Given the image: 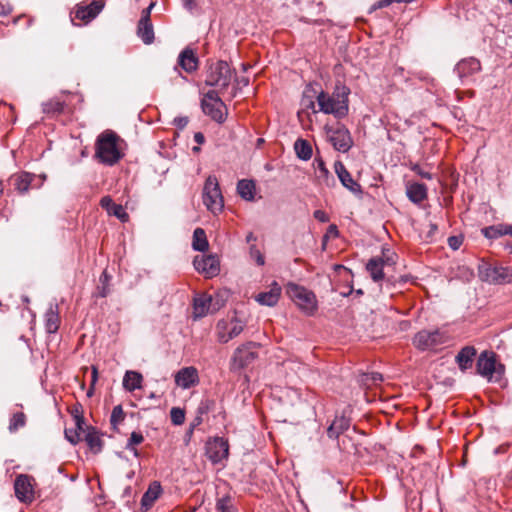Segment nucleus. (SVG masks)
<instances>
[{
	"mask_svg": "<svg viewBox=\"0 0 512 512\" xmlns=\"http://www.w3.org/2000/svg\"><path fill=\"white\" fill-rule=\"evenodd\" d=\"M350 89L345 85H337L332 94L321 91L317 96L319 111L331 114L335 118H343L349 111Z\"/></svg>",
	"mask_w": 512,
	"mask_h": 512,
	"instance_id": "f257e3e1",
	"label": "nucleus"
},
{
	"mask_svg": "<svg viewBox=\"0 0 512 512\" xmlns=\"http://www.w3.org/2000/svg\"><path fill=\"white\" fill-rule=\"evenodd\" d=\"M120 137L111 130L101 133L96 141L95 157L103 164L112 166L122 157Z\"/></svg>",
	"mask_w": 512,
	"mask_h": 512,
	"instance_id": "f03ea898",
	"label": "nucleus"
},
{
	"mask_svg": "<svg viewBox=\"0 0 512 512\" xmlns=\"http://www.w3.org/2000/svg\"><path fill=\"white\" fill-rule=\"evenodd\" d=\"M245 326V321L240 319L236 314L218 320L215 326L217 341L221 344L228 343L230 340L239 336Z\"/></svg>",
	"mask_w": 512,
	"mask_h": 512,
	"instance_id": "7ed1b4c3",
	"label": "nucleus"
},
{
	"mask_svg": "<svg viewBox=\"0 0 512 512\" xmlns=\"http://www.w3.org/2000/svg\"><path fill=\"white\" fill-rule=\"evenodd\" d=\"M203 203L214 215L222 212L224 208V199L220 190L218 180L210 175L205 181L202 193Z\"/></svg>",
	"mask_w": 512,
	"mask_h": 512,
	"instance_id": "20e7f679",
	"label": "nucleus"
},
{
	"mask_svg": "<svg viewBox=\"0 0 512 512\" xmlns=\"http://www.w3.org/2000/svg\"><path fill=\"white\" fill-rule=\"evenodd\" d=\"M287 293L295 304L307 314H313L317 309V300L315 294L297 284L290 283L287 287Z\"/></svg>",
	"mask_w": 512,
	"mask_h": 512,
	"instance_id": "39448f33",
	"label": "nucleus"
},
{
	"mask_svg": "<svg viewBox=\"0 0 512 512\" xmlns=\"http://www.w3.org/2000/svg\"><path fill=\"white\" fill-rule=\"evenodd\" d=\"M233 73L225 61H218L209 67L205 83L220 90L226 89L231 82Z\"/></svg>",
	"mask_w": 512,
	"mask_h": 512,
	"instance_id": "423d86ee",
	"label": "nucleus"
},
{
	"mask_svg": "<svg viewBox=\"0 0 512 512\" xmlns=\"http://www.w3.org/2000/svg\"><path fill=\"white\" fill-rule=\"evenodd\" d=\"M203 112L214 121L222 123L226 119L227 109L215 90H209L201 101Z\"/></svg>",
	"mask_w": 512,
	"mask_h": 512,
	"instance_id": "0eeeda50",
	"label": "nucleus"
},
{
	"mask_svg": "<svg viewBox=\"0 0 512 512\" xmlns=\"http://www.w3.org/2000/svg\"><path fill=\"white\" fill-rule=\"evenodd\" d=\"M476 369L478 374L489 381H499L504 373L503 365H497L494 354L487 351L482 352L478 357Z\"/></svg>",
	"mask_w": 512,
	"mask_h": 512,
	"instance_id": "6e6552de",
	"label": "nucleus"
},
{
	"mask_svg": "<svg viewBox=\"0 0 512 512\" xmlns=\"http://www.w3.org/2000/svg\"><path fill=\"white\" fill-rule=\"evenodd\" d=\"M479 276L490 283L508 284L512 283V268L483 263L479 266Z\"/></svg>",
	"mask_w": 512,
	"mask_h": 512,
	"instance_id": "1a4fd4ad",
	"label": "nucleus"
},
{
	"mask_svg": "<svg viewBox=\"0 0 512 512\" xmlns=\"http://www.w3.org/2000/svg\"><path fill=\"white\" fill-rule=\"evenodd\" d=\"M257 348L258 345L254 342H248L237 347L231 359V367L242 369L253 363L258 356Z\"/></svg>",
	"mask_w": 512,
	"mask_h": 512,
	"instance_id": "9d476101",
	"label": "nucleus"
},
{
	"mask_svg": "<svg viewBox=\"0 0 512 512\" xmlns=\"http://www.w3.org/2000/svg\"><path fill=\"white\" fill-rule=\"evenodd\" d=\"M35 480L32 476L20 474L14 482V490L17 499L23 503H31L35 498Z\"/></svg>",
	"mask_w": 512,
	"mask_h": 512,
	"instance_id": "9b49d317",
	"label": "nucleus"
},
{
	"mask_svg": "<svg viewBox=\"0 0 512 512\" xmlns=\"http://www.w3.org/2000/svg\"><path fill=\"white\" fill-rule=\"evenodd\" d=\"M444 342L445 336L439 330H422L413 339L415 347L422 351L433 349Z\"/></svg>",
	"mask_w": 512,
	"mask_h": 512,
	"instance_id": "f8f14e48",
	"label": "nucleus"
},
{
	"mask_svg": "<svg viewBox=\"0 0 512 512\" xmlns=\"http://www.w3.org/2000/svg\"><path fill=\"white\" fill-rule=\"evenodd\" d=\"M195 269L207 278H212L220 272V262L216 255H198L193 261Z\"/></svg>",
	"mask_w": 512,
	"mask_h": 512,
	"instance_id": "ddd939ff",
	"label": "nucleus"
},
{
	"mask_svg": "<svg viewBox=\"0 0 512 512\" xmlns=\"http://www.w3.org/2000/svg\"><path fill=\"white\" fill-rule=\"evenodd\" d=\"M229 445L223 438H213L206 443V456L213 463H220L228 457Z\"/></svg>",
	"mask_w": 512,
	"mask_h": 512,
	"instance_id": "4468645a",
	"label": "nucleus"
},
{
	"mask_svg": "<svg viewBox=\"0 0 512 512\" xmlns=\"http://www.w3.org/2000/svg\"><path fill=\"white\" fill-rule=\"evenodd\" d=\"M328 139L333 147L339 152H347L353 144L350 132L344 127L327 129Z\"/></svg>",
	"mask_w": 512,
	"mask_h": 512,
	"instance_id": "2eb2a0df",
	"label": "nucleus"
},
{
	"mask_svg": "<svg viewBox=\"0 0 512 512\" xmlns=\"http://www.w3.org/2000/svg\"><path fill=\"white\" fill-rule=\"evenodd\" d=\"M154 5V3H150V5L143 10L138 23L137 35L145 44H151L154 41V30L150 20V13Z\"/></svg>",
	"mask_w": 512,
	"mask_h": 512,
	"instance_id": "dca6fc26",
	"label": "nucleus"
},
{
	"mask_svg": "<svg viewBox=\"0 0 512 512\" xmlns=\"http://www.w3.org/2000/svg\"><path fill=\"white\" fill-rule=\"evenodd\" d=\"M335 173L337 174L341 184L355 195L362 193L361 185L357 183L351 176L350 172L345 168L344 164L336 161L334 164Z\"/></svg>",
	"mask_w": 512,
	"mask_h": 512,
	"instance_id": "f3484780",
	"label": "nucleus"
},
{
	"mask_svg": "<svg viewBox=\"0 0 512 512\" xmlns=\"http://www.w3.org/2000/svg\"><path fill=\"white\" fill-rule=\"evenodd\" d=\"M198 382V371L193 366L184 367L175 374V383L182 389H189L197 385Z\"/></svg>",
	"mask_w": 512,
	"mask_h": 512,
	"instance_id": "a211bd4d",
	"label": "nucleus"
},
{
	"mask_svg": "<svg viewBox=\"0 0 512 512\" xmlns=\"http://www.w3.org/2000/svg\"><path fill=\"white\" fill-rule=\"evenodd\" d=\"M103 4L94 1L86 6H78L75 10V19L81 20L83 23H88L93 20L102 10Z\"/></svg>",
	"mask_w": 512,
	"mask_h": 512,
	"instance_id": "6ab92c4d",
	"label": "nucleus"
},
{
	"mask_svg": "<svg viewBox=\"0 0 512 512\" xmlns=\"http://www.w3.org/2000/svg\"><path fill=\"white\" fill-rule=\"evenodd\" d=\"M481 69L480 62L475 58H467L459 61L455 67V72L459 78L464 79L479 72Z\"/></svg>",
	"mask_w": 512,
	"mask_h": 512,
	"instance_id": "aec40b11",
	"label": "nucleus"
},
{
	"mask_svg": "<svg viewBox=\"0 0 512 512\" xmlns=\"http://www.w3.org/2000/svg\"><path fill=\"white\" fill-rule=\"evenodd\" d=\"M281 295V287L274 282L269 291L261 292L256 297L255 300L265 306L273 307L275 306L280 298Z\"/></svg>",
	"mask_w": 512,
	"mask_h": 512,
	"instance_id": "412c9836",
	"label": "nucleus"
},
{
	"mask_svg": "<svg viewBox=\"0 0 512 512\" xmlns=\"http://www.w3.org/2000/svg\"><path fill=\"white\" fill-rule=\"evenodd\" d=\"M212 297L208 294H199L193 301V315L194 318H202L206 316L211 309Z\"/></svg>",
	"mask_w": 512,
	"mask_h": 512,
	"instance_id": "4be33fe9",
	"label": "nucleus"
},
{
	"mask_svg": "<svg viewBox=\"0 0 512 512\" xmlns=\"http://www.w3.org/2000/svg\"><path fill=\"white\" fill-rule=\"evenodd\" d=\"M162 493V487L159 482H152L147 491L144 493L141 499V509L143 511H148L155 501L160 497Z\"/></svg>",
	"mask_w": 512,
	"mask_h": 512,
	"instance_id": "5701e85b",
	"label": "nucleus"
},
{
	"mask_svg": "<svg viewBox=\"0 0 512 512\" xmlns=\"http://www.w3.org/2000/svg\"><path fill=\"white\" fill-rule=\"evenodd\" d=\"M178 64L187 73H192L198 68V57L191 48H185L178 57Z\"/></svg>",
	"mask_w": 512,
	"mask_h": 512,
	"instance_id": "b1692460",
	"label": "nucleus"
},
{
	"mask_svg": "<svg viewBox=\"0 0 512 512\" xmlns=\"http://www.w3.org/2000/svg\"><path fill=\"white\" fill-rule=\"evenodd\" d=\"M100 205L103 209L107 211L109 215H113L117 217L122 222H126L129 219L128 214L124 210L123 206L120 204H116L113 202L110 196H104L100 200Z\"/></svg>",
	"mask_w": 512,
	"mask_h": 512,
	"instance_id": "393cba45",
	"label": "nucleus"
},
{
	"mask_svg": "<svg viewBox=\"0 0 512 512\" xmlns=\"http://www.w3.org/2000/svg\"><path fill=\"white\" fill-rule=\"evenodd\" d=\"M389 262H392V259L389 257L387 258V260H384L383 258L380 257L372 258L369 260L366 268L367 271L370 273L371 278L375 282H378L383 279V268Z\"/></svg>",
	"mask_w": 512,
	"mask_h": 512,
	"instance_id": "a878e982",
	"label": "nucleus"
},
{
	"mask_svg": "<svg viewBox=\"0 0 512 512\" xmlns=\"http://www.w3.org/2000/svg\"><path fill=\"white\" fill-rule=\"evenodd\" d=\"M476 349L472 346L463 347L456 356V362L461 371H466L472 367Z\"/></svg>",
	"mask_w": 512,
	"mask_h": 512,
	"instance_id": "bb28decb",
	"label": "nucleus"
},
{
	"mask_svg": "<svg viewBox=\"0 0 512 512\" xmlns=\"http://www.w3.org/2000/svg\"><path fill=\"white\" fill-rule=\"evenodd\" d=\"M143 377L139 372L127 371L123 377V387L125 390L132 392L142 387Z\"/></svg>",
	"mask_w": 512,
	"mask_h": 512,
	"instance_id": "cd10ccee",
	"label": "nucleus"
},
{
	"mask_svg": "<svg viewBox=\"0 0 512 512\" xmlns=\"http://www.w3.org/2000/svg\"><path fill=\"white\" fill-rule=\"evenodd\" d=\"M407 196L414 203H420L427 197V188L421 183H411L407 186Z\"/></svg>",
	"mask_w": 512,
	"mask_h": 512,
	"instance_id": "c85d7f7f",
	"label": "nucleus"
},
{
	"mask_svg": "<svg viewBox=\"0 0 512 512\" xmlns=\"http://www.w3.org/2000/svg\"><path fill=\"white\" fill-rule=\"evenodd\" d=\"M60 324L57 307H50L45 313V328L48 333H56Z\"/></svg>",
	"mask_w": 512,
	"mask_h": 512,
	"instance_id": "c756f323",
	"label": "nucleus"
},
{
	"mask_svg": "<svg viewBox=\"0 0 512 512\" xmlns=\"http://www.w3.org/2000/svg\"><path fill=\"white\" fill-rule=\"evenodd\" d=\"M256 186L252 180H240L237 184V192L238 194L247 201H252L254 199Z\"/></svg>",
	"mask_w": 512,
	"mask_h": 512,
	"instance_id": "7c9ffc66",
	"label": "nucleus"
},
{
	"mask_svg": "<svg viewBox=\"0 0 512 512\" xmlns=\"http://www.w3.org/2000/svg\"><path fill=\"white\" fill-rule=\"evenodd\" d=\"M192 247L199 252H205L209 248L206 233L202 228H196L193 233Z\"/></svg>",
	"mask_w": 512,
	"mask_h": 512,
	"instance_id": "2f4dec72",
	"label": "nucleus"
},
{
	"mask_svg": "<svg viewBox=\"0 0 512 512\" xmlns=\"http://www.w3.org/2000/svg\"><path fill=\"white\" fill-rule=\"evenodd\" d=\"M294 150L298 158L309 160L312 157V147L310 143L304 139H297L294 143Z\"/></svg>",
	"mask_w": 512,
	"mask_h": 512,
	"instance_id": "473e14b6",
	"label": "nucleus"
},
{
	"mask_svg": "<svg viewBox=\"0 0 512 512\" xmlns=\"http://www.w3.org/2000/svg\"><path fill=\"white\" fill-rule=\"evenodd\" d=\"M13 185L16 190H18L20 193L27 192L30 184L32 182V176L28 173H21L18 175H14L11 178Z\"/></svg>",
	"mask_w": 512,
	"mask_h": 512,
	"instance_id": "72a5a7b5",
	"label": "nucleus"
},
{
	"mask_svg": "<svg viewBox=\"0 0 512 512\" xmlns=\"http://www.w3.org/2000/svg\"><path fill=\"white\" fill-rule=\"evenodd\" d=\"M64 103L58 99H51L42 104V110L46 114H59L63 111Z\"/></svg>",
	"mask_w": 512,
	"mask_h": 512,
	"instance_id": "f704fd0d",
	"label": "nucleus"
},
{
	"mask_svg": "<svg viewBox=\"0 0 512 512\" xmlns=\"http://www.w3.org/2000/svg\"><path fill=\"white\" fill-rule=\"evenodd\" d=\"M85 441L89 448L94 452H99L101 450L102 441L96 432H88L85 436Z\"/></svg>",
	"mask_w": 512,
	"mask_h": 512,
	"instance_id": "c9c22d12",
	"label": "nucleus"
},
{
	"mask_svg": "<svg viewBox=\"0 0 512 512\" xmlns=\"http://www.w3.org/2000/svg\"><path fill=\"white\" fill-rule=\"evenodd\" d=\"M216 509L219 512H237V508L230 497H222L218 499Z\"/></svg>",
	"mask_w": 512,
	"mask_h": 512,
	"instance_id": "e433bc0d",
	"label": "nucleus"
},
{
	"mask_svg": "<svg viewBox=\"0 0 512 512\" xmlns=\"http://www.w3.org/2000/svg\"><path fill=\"white\" fill-rule=\"evenodd\" d=\"M80 431H82V421L80 419H78L77 420V428L76 429H66L65 437L71 444L75 445L81 439Z\"/></svg>",
	"mask_w": 512,
	"mask_h": 512,
	"instance_id": "4c0bfd02",
	"label": "nucleus"
},
{
	"mask_svg": "<svg viewBox=\"0 0 512 512\" xmlns=\"http://www.w3.org/2000/svg\"><path fill=\"white\" fill-rule=\"evenodd\" d=\"M25 423H26L25 414L22 412L15 413L10 420V424H9L10 432H15L19 428L24 427Z\"/></svg>",
	"mask_w": 512,
	"mask_h": 512,
	"instance_id": "58836bf2",
	"label": "nucleus"
},
{
	"mask_svg": "<svg viewBox=\"0 0 512 512\" xmlns=\"http://www.w3.org/2000/svg\"><path fill=\"white\" fill-rule=\"evenodd\" d=\"M249 256L258 266H263L265 264V257L256 244H251L249 246Z\"/></svg>",
	"mask_w": 512,
	"mask_h": 512,
	"instance_id": "ea45409f",
	"label": "nucleus"
},
{
	"mask_svg": "<svg viewBox=\"0 0 512 512\" xmlns=\"http://www.w3.org/2000/svg\"><path fill=\"white\" fill-rule=\"evenodd\" d=\"M350 426V420L344 416L336 417L330 425V430L337 429L338 432L343 433Z\"/></svg>",
	"mask_w": 512,
	"mask_h": 512,
	"instance_id": "a19ab883",
	"label": "nucleus"
},
{
	"mask_svg": "<svg viewBox=\"0 0 512 512\" xmlns=\"http://www.w3.org/2000/svg\"><path fill=\"white\" fill-rule=\"evenodd\" d=\"M143 440L144 438L141 433L132 432L128 440L127 449L133 451L135 456H138V451L134 446L142 443Z\"/></svg>",
	"mask_w": 512,
	"mask_h": 512,
	"instance_id": "79ce46f5",
	"label": "nucleus"
},
{
	"mask_svg": "<svg viewBox=\"0 0 512 512\" xmlns=\"http://www.w3.org/2000/svg\"><path fill=\"white\" fill-rule=\"evenodd\" d=\"M125 418V414L121 405H117L113 408L110 422L113 426L120 424Z\"/></svg>",
	"mask_w": 512,
	"mask_h": 512,
	"instance_id": "37998d69",
	"label": "nucleus"
},
{
	"mask_svg": "<svg viewBox=\"0 0 512 512\" xmlns=\"http://www.w3.org/2000/svg\"><path fill=\"white\" fill-rule=\"evenodd\" d=\"M170 417L174 425H181L185 421V412L181 408L173 407L170 411Z\"/></svg>",
	"mask_w": 512,
	"mask_h": 512,
	"instance_id": "c03bdc74",
	"label": "nucleus"
},
{
	"mask_svg": "<svg viewBox=\"0 0 512 512\" xmlns=\"http://www.w3.org/2000/svg\"><path fill=\"white\" fill-rule=\"evenodd\" d=\"M314 164L316 165V169L318 170V178L328 180L329 178V171L325 166V163L322 159L316 158L314 160Z\"/></svg>",
	"mask_w": 512,
	"mask_h": 512,
	"instance_id": "a18cd8bd",
	"label": "nucleus"
},
{
	"mask_svg": "<svg viewBox=\"0 0 512 512\" xmlns=\"http://www.w3.org/2000/svg\"><path fill=\"white\" fill-rule=\"evenodd\" d=\"M483 233H484V235L487 238H496L498 236L504 235L503 234L502 226H500V227H494V226L487 227V228H485L483 230Z\"/></svg>",
	"mask_w": 512,
	"mask_h": 512,
	"instance_id": "49530a36",
	"label": "nucleus"
},
{
	"mask_svg": "<svg viewBox=\"0 0 512 512\" xmlns=\"http://www.w3.org/2000/svg\"><path fill=\"white\" fill-rule=\"evenodd\" d=\"M365 376H366L365 381L370 382L371 384H377V383L383 381L382 374H380L378 372H371L369 374H366Z\"/></svg>",
	"mask_w": 512,
	"mask_h": 512,
	"instance_id": "de8ad7c7",
	"label": "nucleus"
},
{
	"mask_svg": "<svg viewBox=\"0 0 512 512\" xmlns=\"http://www.w3.org/2000/svg\"><path fill=\"white\" fill-rule=\"evenodd\" d=\"M412 171L421 176L422 178L431 180L432 174L428 171H425L420 165L416 164L412 167Z\"/></svg>",
	"mask_w": 512,
	"mask_h": 512,
	"instance_id": "09e8293b",
	"label": "nucleus"
},
{
	"mask_svg": "<svg viewBox=\"0 0 512 512\" xmlns=\"http://www.w3.org/2000/svg\"><path fill=\"white\" fill-rule=\"evenodd\" d=\"M426 228H428L427 230V234L425 236V240L426 241H431L435 235V233L437 232L438 230V227L436 224H433V223H429Z\"/></svg>",
	"mask_w": 512,
	"mask_h": 512,
	"instance_id": "8fccbe9b",
	"label": "nucleus"
},
{
	"mask_svg": "<svg viewBox=\"0 0 512 512\" xmlns=\"http://www.w3.org/2000/svg\"><path fill=\"white\" fill-rule=\"evenodd\" d=\"M448 244L453 250H457L461 246L462 240L457 236H451L448 238Z\"/></svg>",
	"mask_w": 512,
	"mask_h": 512,
	"instance_id": "3c124183",
	"label": "nucleus"
},
{
	"mask_svg": "<svg viewBox=\"0 0 512 512\" xmlns=\"http://www.w3.org/2000/svg\"><path fill=\"white\" fill-rule=\"evenodd\" d=\"M108 279H109V276H108V274L106 273V271H104V272L102 273L101 277H100V281H101V282H102V284H103V287H102L101 291L99 292L101 297H106V295H107V293H108V290H107V289H106V287H105V284L107 283Z\"/></svg>",
	"mask_w": 512,
	"mask_h": 512,
	"instance_id": "603ef678",
	"label": "nucleus"
},
{
	"mask_svg": "<svg viewBox=\"0 0 512 512\" xmlns=\"http://www.w3.org/2000/svg\"><path fill=\"white\" fill-rule=\"evenodd\" d=\"M188 122H189V120H188V117H186V116L176 117L174 119V124L179 129L185 128L187 126Z\"/></svg>",
	"mask_w": 512,
	"mask_h": 512,
	"instance_id": "864d4df0",
	"label": "nucleus"
},
{
	"mask_svg": "<svg viewBox=\"0 0 512 512\" xmlns=\"http://www.w3.org/2000/svg\"><path fill=\"white\" fill-rule=\"evenodd\" d=\"M394 2H396V1L395 0H379L371 7V10L388 7L389 5H391Z\"/></svg>",
	"mask_w": 512,
	"mask_h": 512,
	"instance_id": "5fc2aeb1",
	"label": "nucleus"
},
{
	"mask_svg": "<svg viewBox=\"0 0 512 512\" xmlns=\"http://www.w3.org/2000/svg\"><path fill=\"white\" fill-rule=\"evenodd\" d=\"M314 218L323 223L329 221L328 215L323 210H316L314 212Z\"/></svg>",
	"mask_w": 512,
	"mask_h": 512,
	"instance_id": "6e6d98bb",
	"label": "nucleus"
},
{
	"mask_svg": "<svg viewBox=\"0 0 512 512\" xmlns=\"http://www.w3.org/2000/svg\"><path fill=\"white\" fill-rule=\"evenodd\" d=\"M11 12V9L9 6H6L0 1V16H6Z\"/></svg>",
	"mask_w": 512,
	"mask_h": 512,
	"instance_id": "4d7b16f0",
	"label": "nucleus"
},
{
	"mask_svg": "<svg viewBox=\"0 0 512 512\" xmlns=\"http://www.w3.org/2000/svg\"><path fill=\"white\" fill-rule=\"evenodd\" d=\"M98 379V369L92 366L91 385L94 386Z\"/></svg>",
	"mask_w": 512,
	"mask_h": 512,
	"instance_id": "13d9d810",
	"label": "nucleus"
},
{
	"mask_svg": "<svg viewBox=\"0 0 512 512\" xmlns=\"http://www.w3.org/2000/svg\"><path fill=\"white\" fill-rule=\"evenodd\" d=\"M257 240V237L254 235L253 232H249L247 235H246V242L249 244V246L251 244H255Z\"/></svg>",
	"mask_w": 512,
	"mask_h": 512,
	"instance_id": "bf43d9fd",
	"label": "nucleus"
},
{
	"mask_svg": "<svg viewBox=\"0 0 512 512\" xmlns=\"http://www.w3.org/2000/svg\"><path fill=\"white\" fill-rule=\"evenodd\" d=\"M194 140L196 143H198L199 145L203 144L204 141H205V137L204 135L201 133V132H197L195 133L194 135Z\"/></svg>",
	"mask_w": 512,
	"mask_h": 512,
	"instance_id": "052dcab7",
	"label": "nucleus"
},
{
	"mask_svg": "<svg viewBox=\"0 0 512 512\" xmlns=\"http://www.w3.org/2000/svg\"><path fill=\"white\" fill-rule=\"evenodd\" d=\"M327 234L328 235H332L334 237H337L338 236V228H337V226L334 225V224L330 225L329 228H328Z\"/></svg>",
	"mask_w": 512,
	"mask_h": 512,
	"instance_id": "680f3d73",
	"label": "nucleus"
},
{
	"mask_svg": "<svg viewBox=\"0 0 512 512\" xmlns=\"http://www.w3.org/2000/svg\"><path fill=\"white\" fill-rule=\"evenodd\" d=\"M327 434H328L329 438H338L339 435L341 434V432H338L337 429H333L331 431L330 430V426H329L328 429H327Z\"/></svg>",
	"mask_w": 512,
	"mask_h": 512,
	"instance_id": "e2e57ef3",
	"label": "nucleus"
},
{
	"mask_svg": "<svg viewBox=\"0 0 512 512\" xmlns=\"http://www.w3.org/2000/svg\"><path fill=\"white\" fill-rule=\"evenodd\" d=\"M207 409H208V402H202L201 405L199 406L198 408V413L199 414H203L205 412H207Z\"/></svg>",
	"mask_w": 512,
	"mask_h": 512,
	"instance_id": "0e129e2a",
	"label": "nucleus"
},
{
	"mask_svg": "<svg viewBox=\"0 0 512 512\" xmlns=\"http://www.w3.org/2000/svg\"><path fill=\"white\" fill-rule=\"evenodd\" d=\"M504 235H512V226L502 227Z\"/></svg>",
	"mask_w": 512,
	"mask_h": 512,
	"instance_id": "69168bd1",
	"label": "nucleus"
},
{
	"mask_svg": "<svg viewBox=\"0 0 512 512\" xmlns=\"http://www.w3.org/2000/svg\"><path fill=\"white\" fill-rule=\"evenodd\" d=\"M185 6L189 9L193 7V0H185Z\"/></svg>",
	"mask_w": 512,
	"mask_h": 512,
	"instance_id": "338daca9",
	"label": "nucleus"
},
{
	"mask_svg": "<svg viewBox=\"0 0 512 512\" xmlns=\"http://www.w3.org/2000/svg\"><path fill=\"white\" fill-rule=\"evenodd\" d=\"M201 423V418L200 417H197L194 421V423L192 424V428L199 425Z\"/></svg>",
	"mask_w": 512,
	"mask_h": 512,
	"instance_id": "774afa93",
	"label": "nucleus"
}]
</instances>
